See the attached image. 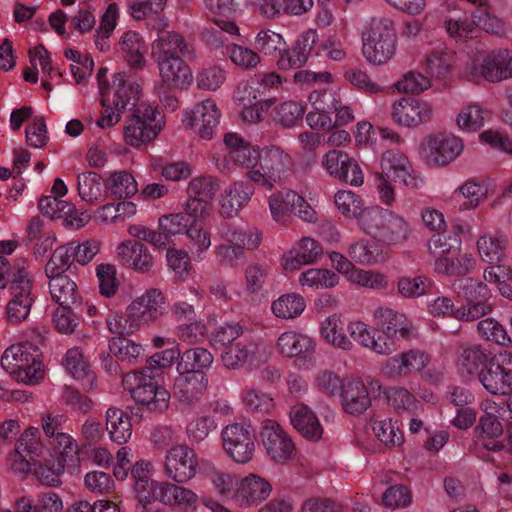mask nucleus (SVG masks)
<instances>
[{
    "instance_id": "obj_1",
    "label": "nucleus",
    "mask_w": 512,
    "mask_h": 512,
    "mask_svg": "<svg viewBox=\"0 0 512 512\" xmlns=\"http://www.w3.org/2000/svg\"><path fill=\"white\" fill-rule=\"evenodd\" d=\"M362 42L368 61L379 65L387 63L397 48L394 22L387 17L372 18L362 33Z\"/></svg>"
},
{
    "instance_id": "obj_2",
    "label": "nucleus",
    "mask_w": 512,
    "mask_h": 512,
    "mask_svg": "<svg viewBox=\"0 0 512 512\" xmlns=\"http://www.w3.org/2000/svg\"><path fill=\"white\" fill-rule=\"evenodd\" d=\"M8 285L11 298L6 305L5 314L7 322L16 325L28 318L35 300L32 292L33 280L25 259H17L14 262V270L8 279Z\"/></svg>"
},
{
    "instance_id": "obj_3",
    "label": "nucleus",
    "mask_w": 512,
    "mask_h": 512,
    "mask_svg": "<svg viewBox=\"0 0 512 512\" xmlns=\"http://www.w3.org/2000/svg\"><path fill=\"white\" fill-rule=\"evenodd\" d=\"M165 125V117L159 107L149 102H141L127 118L124 139L133 147H140L157 137Z\"/></svg>"
},
{
    "instance_id": "obj_4",
    "label": "nucleus",
    "mask_w": 512,
    "mask_h": 512,
    "mask_svg": "<svg viewBox=\"0 0 512 512\" xmlns=\"http://www.w3.org/2000/svg\"><path fill=\"white\" fill-rule=\"evenodd\" d=\"M257 170L247 171V178L258 187L271 191L280 184L293 166L292 157L281 147L265 146L260 152Z\"/></svg>"
},
{
    "instance_id": "obj_5",
    "label": "nucleus",
    "mask_w": 512,
    "mask_h": 512,
    "mask_svg": "<svg viewBox=\"0 0 512 512\" xmlns=\"http://www.w3.org/2000/svg\"><path fill=\"white\" fill-rule=\"evenodd\" d=\"M39 355V350L31 344L11 345L1 357V366L16 380L25 384H36L44 378Z\"/></svg>"
},
{
    "instance_id": "obj_6",
    "label": "nucleus",
    "mask_w": 512,
    "mask_h": 512,
    "mask_svg": "<svg viewBox=\"0 0 512 512\" xmlns=\"http://www.w3.org/2000/svg\"><path fill=\"white\" fill-rule=\"evenodd\" d=\"M155 375L144 370L132 371L123 376L122 384L131 397L149 411L164 412L169 407L170 393L154 381Z\"/></svg>"
},
{
    "instance_id": "obj_7",
    "label": "nucleus",
    "mask_w": 512,
    "mask_h": 512,
    "mask_svg": "<svg viewBox=\"0 0 512 512\" xmlns=\"http://www.w3.org/2000/svg\"><path fill=\"white\" fill-rule=\"evenodd\" d=\"M453 290L464 300L458 307L456 320L474 322L492 312V305L488 302L490 291L483 282L473 278H462L453 284Z\"/></svg>"
},
{
    "instance_id": "obj_8",
    "label": "nucleus",
    "mask_w": 512,
    "mask_h": 512,
    "mask_svg": "<svg viewBox=\"0 0 512 512\" xmlns=\"http://www.w3.org/2000/svg\"><path fill=\"white\" fill-rule=\"evenodd\" d=\"M222 448L235 463L247 464L255 454V435L249 425L233 423L221 431Z\"/></svg>"
},
{
    "instance_id": "obj_9",
    "label": "nucleus",
    "mask_w": 512,
    "mask_h": 512,
    "mask_svg": "<svg viewBox=\"0 0 512 512\" xmlns=\"http://www.w3.org/2000/svg\"><path fill=\"white\" fill-rule=\"evenodd\" d=\"M464 149L462 139L453 134L435 133L426 137L421 155L430 167H445L454 162Z\"/></svg>"
},
{
    "instance_id": "obj_10",
    "label": "nucleus",
    "mask_w": 512,
    "mask_h": 512,
    "mask_svg": "<svg viewBox=\"0 0 512 512\" xmlns=\"http://www.w3.org/2000/svg\"><path fill=\"white\" fill-rule=\"evenodd\" d=\"M478 380L483 388L495 396H507L512 393V353H499L479 373Z\"/></svg>"
},
{
    "instance_id": "obj_11",
    "label": "nucleus",
    "mask_w": 512,
    "mask_h": 512,
    "mask_svg": "<svg viewBox=\"0 0 512 512\" xmlns=\"http://www.w3.org/2000/svg\"><path fill=\"white\" fill-rule=\"evenodd\" d=\"M221 117L220 109L212 98H206L183 112L182 123L201 139L211 140Z\"/></svg>"
},
{
    "instance_id": "obj_12",
    "label": "nucleus",
    "mask_w": 512,
    "mask_h": 512,
    "mask_svg": "<svg viewBox=\"0 0 512 512\" xmlns=\"http://www.w3.org/2000/svg\"><path fill=\"white\" fill-rule=\"evenodd\" d=\"M219 189L217 180L212 176L193 178L186 189L187 200L184 210L193 219L207 216L212 209V200Z\"/></svg>"
},
{
    "instance_id": "obj_13",
    "label": "nucleus",
    "mask_w": 512,
    "mask_h": 512,
    "mask_svg": "<svg viewBox=\"0 0 512 512\" xmlns=\"http://www.w3.org/2000/svg\"><path fill=\"white\" fill-rule=\"evenodd\" d=\"M198 468L197 454L187 444L174 445L165 455V473L176 483H186L194 478Z\"/></svg>"
},
{
    "instance_id": "obj_14",
    "label": "nucleus",
    "mask_w": 512,
    "mask_h": 512,
    "mask_svg": "<svg viewBox=\"0 0 512 512\" xmlns=\"http://www.w3.org/2000/svg\"><path fill=\"white\" fill-rule=\"evenodd\" d=\"M260 438L267 454L274 462L284 464L293 457L295 445L275 420L266 419L262 422Z\"/></svg>"
},
{
    "instance_id": "obj_15",
    "label": "nucleus",
    "mask_w": 512,
    "mask_h": 512,
    "mask_svg": "<svg viewBox=\"0 0 512 512\" xmlns=\"http://www.w3.org/2000/svg\"><path fill=\"white\" fill-rule=\"evenodd\" d=\"M434 114L432 105L422 99L402 97L393 102L391 116L400 126L413 128L429 122Z\"/></svg>"
},
{
    "instance_id": "obj_16",
    "label": "nucleus",
    "mask_w": 512,
    "mask_h": 512,
    "mask_svg": "<svg viewBox=\"0 0 512 512\" xmlns=\"http://www.w3.org/2000/svg\"><path fill=\"white\" fill-rule=\"evenodd\" d=\"M321 164L331 177L339 181L352 186H361L364 182L359 164L344 151L329 150L323 155Z\"/></svg>"
},
{
    "instance_id": "obj_17",
    "label": "nucleus",
    "mask_w": 512,
    "mask_h": 512,
    "mask_svg": "<svg viewBox=\"0 0 512 512\" xmlns=\"http://www.w3.org/2000/svg\"><path fill=\"white\" fill-rule=\"evenodd\" d=\"M381 168L388 177L402 182L410 189H420L425 184L423 175L414 170L406 155L398 150H388L382 155Z\"/></svg>"
},
{
    "instance_id": "obj_18",
    "label": "nucleus",
    "mask_w": 512,
    "mask_h": 512,
    "mask_svg": "<svg viewBox=\"0 0 512 512\" xmlns=\"http://www.w3.org/2000/svg\"><path fill=\"white\" fill-rule=\"evenodd\" d=\"M480 77L493 83L512 78V52L498 49L488 53L480 66H474L471 71V80Z\"/></svg>"
},
{
    "instance_id": "obj_19",
    "label": "nucleus",
    "mask_w": 512,
    "mask_h": 512,
    "mask_svg": "<svg viewBox=\"0 0 512 512\" xmlns=\"http://www.w3.org/2000/svg\"><path fill=\"white\" fill-rule=\"evenodd\" d=\"M165 297L157 288H150L127 307V314L135 324L156 321L164 310Z\"/></svg>"
},
{
    "instance_id": "obj_20",
    "label": "nucleus",
    "mask_w": 512,
    "mask_h": 512,
    "mask_svg": "<svg viewBox=\"0 0 512 512\" xmlns=\"http://www.w3.org/2000/svg\"><path fill=\"white\" fill-rule=\"evenodd\" d=\"M276 349L283 357L310 362L316 352V343L313 338L304 333L288 330L279 335Z\"/></svg>"
},
{
    "instance_id": "obj_21",
    "label": "nucleus",
    "mask_w": 512,
    "mask_h": 512,
    "mask_svg": "<svg viewBox=\"0 0 512 512\" xmlns=\"http://www.w3.org/2000/svg\"><path fill=\"white\" fill-rule=\"evenodd\" d=\"M140 86L132 81L124 72L116 73L113 84L109 88H101V104L111 101L118 110H125L129 104L139 99Z\"/></svg>"
},
{
    "instance_id": "obj_22",
    "label": "nucleus",
    "mask_w": 512,
    "mask_h": 512,
    "mask_svg": "<svg viewBox=\"0 0 512 512\" xmlns=\"http://www.w3.org/2000/svg\"><path fill=\"white\" fill-rule=\"evenodd\" d=\"M271 492L272 485L269 481L251 473L239 479L233 502L242 508L257 506L265 501Z\"/></svg>"
},
{
    "instance_id": "obj_23",
    "label": "nucleus",
    "mask_w": 512,
    "mask_h": 512,
    "mask_svg": "<svg viewBox=\"0 0 512 512\" xmlns=\"http://www.w3.org/2000/svg\"><path fill=\"white\" fill-rule=\"evenodd\" d=\"M152 57L155 60L194 57L193 46L188 43L185 37L177 31L161 32L153 40Z\"/></svg>"
},
{
    "instance_id": "obj_24",
    "label": "nucleus",
    "mask_w": 512,
    "mask_h": 512,
    "mask_svg": "<svg viewBox=\"0 0 512 512\" xmlns=\"http://www.w3.org/2000/svg\"><path fill=\"white\" fill-rule=\"evenodd\" d=\"M323 252V247L318 241L311 237H303L283 255L281 264L286 271H297L305 265L316 263Z\"/></svg>"
},
{
    "instance_id": "obj_25",
    "label": "nucleus",
    "mask_w": 512,
    "mask_h": 512,
    "mask_svg": "<svg viewBox=\"0 0 512 512\" xmlns=\"http://www.w3.org/2000/svg\"><path fill=\"white\" fill-rule=\"evenodd\" d=\"M208 387V377L204 372H178L173 391L178 401L189 406L198 402Z\"/></svg>"
},
{
    "instance_id": "obj_26",
    "label": "nucleus",
    "mask_w": 512,
    "mask_h": 512,
    "mask_svg": "<svg viewBox=\"0 0 512 512\" xmlns=\"http://www.w3.org/2000/svg\"><path fill=\"white\" fill-rule=\"evenodd\" d=\"M430 362V355L424 351L411 349L386 360L383 373L391 378L420 372Z\"/></svg>"
},
{
    "instance_id": "obj_27",
    "label": "nucleus",
    "mask_w": 512,
    "mask_h": 512,
    "mask_svg": "<svg viewBox=\"0 0 512 512\" xmlns=\"http://www.w3.org/2000/svg\"><path fill=\"white\" fill-rule=\"evenodd\" d=\"M495 356L483 345L470 343L463 345L457 357V368L462 377L470 379L474 376L479 378L481 369L486 367Z\"/></svg>"
},
{
    "instance_id": "obj_28",
    "label": "nucleus",
    "mask_w": 512,
    "mask_h": 512,
    "mask_svg": "<svg viewBox=\"0 0 512 512\" xmlns=\"http://www.w3.org/2000/svg\"><path fill=\"white\" fill-rule=\"evenodd\" d=\"M119 263L140 273L149 272L154 264L148 248L140 241L126 240L116 248Z\"/></svg>"
},
{
    "instance_id": "obj_29",
    "label": "nucleus",
    "mask_w": 512,
    "mask_h": 512,
    "mask_svg": "<svg viewBox=\"0 0 512 512\" xmlns=\"http://www.w3.org/2000/svg\"><path fill=\"white\" fill-rule=\"evenodd\" d=\"M474 433L477 445L483 449L495 453L504 450V429L497 415H481Z\"/></svg>"
},
{
    "instance_id": "obj_30",
    "label": "nucleus",
    "mask_w": 512,
    "mask_h": 512,
    "mask_svg": "<svg viewBox=\"0 0 512 512\" xmlns=\"http://www.w3.org/2000/svg\"><path fill=\"white\" fill-rule=\"evenodd\" d=\"M376 324L383 334L391 340L399 335L402 339H409L413 334V325L407 317L389 307H378L373 313Z\"/></svg>"
},
{
    "instance_id": "obj_31",
    "label": "nucleus",
    "mask_w": 512,
    "mask_h": 512,
    "mask_svg": "<svg viewBox=\"0 0 512 512\" xmlns=\"http://www.w3.org/2000/svg\"><path fill=\"white\" fill-rule=\"evenodd\" d=\"M200 473L211 483L213 489L220 497L234 501L236 487L239 482L235 474L218 467L209 460H203L200 463Z\"/></svg>"
},
{
    "instance_id": "obj_32",
    "label": "nucleus",
    "mask_w": 512,
    "mask_h": 512,
    "mask_svg": "<svg viewBox=\"0 0 512 512\" xmlns=\"http://www.w3.org/2000/svg\"><path fill=\"white\" fill-rule=\"evenodd\" d=\"M163 87L168 89H183L192 79L189 65L183 57L155 60Z\"/></svg>"
},
{
    "instance_id": "obj_33",
    "label": "nucleus",
    "mask_w": 512,
    "mask_h": 512,
    "mask_svg": "<svg viewBox=\"0 0 512 512\" xmlns=\"http://www.w3.org/2000/svg\"><path fill=\"white\" fill-rule=\"evenodd\" d=\"M161 503L181 512H195L199 496L190 488L166 482L162 488Z\"/></svg>"
},
{
    "instance_id": "obj_34",
    "label": "nucleus",
    "mask_w": 512,
    "mask_h": 512,
    "mask_svg": "<svg viewBox=\"0 0 512 512\" xmlns=\"http://www.w3.org/2000/svg\"><path fill=\"white\" fill-rule=\"evenodd\" d=\"M341 401L344 411L351 415H360L371 405L367 387L361 380H352L343 385Z\"/></svg>"
},
{
    "instance_id": "obj_35",
    "label": "nucleus",
    "mask_w": 512,
    "mask_h": 512,
    "mask_svg": "<svg viewBox=\"0 0 512 512\" xmlns=\"http://www.w3.org/2000/svg\"><path fill=\"white\" fill-rule=\"evenodd\" d=\"M258 349L259 345L245 336L223 350V352L220 353V358L227 369L236 370L243 367L249 361L254 360Z\"/></svg>"
},
{
    "instance_id": "obj_36",
    "label": "nucleus",
    "mask_w": 512,
    "mask_h": 512,
    "mask_svg": "<svg viewBox=\"0 0 512 512\" xmlns=\"http://www.w3.org/2000/svg\"><path fill=\"white\" fill-rule=\"evenodd\" d=\"M347 329L354 341L377 354L389 355L395 350L392 341H382L380 337L375 339L374 329L363 321L350 322Z\"/></svg>"
},
{
    "instance_id": "obj_37",
    "label": "nucleus",
    "mask_w": 512,
    "mask_h": 512,
    "mask_svg": "<svg viewBox=\"0 0 512 512\" xmlns=\"http://www.w3.org/2000/svg\"><path fill=\"white\" fill-rule=\"evenodd\" d=\"M293 427L305 438L317 441L321 438L323 428L314 412L304 404H297L290 410Z\"/></svg>"
},
{
    "instance_id": "obj_38",
    "label": "nucleus",
    "mask_w": 512,
    "mask_h": 512,
    "mask_svg": "<svg viewBox=\"0 0 512 512\" xmlns=\"http://www.w3.org/2000/svg\"><path fill=\"white\" fill-rule=\"evenodd\" d=\"M261 149L250 143L245 144L240 149L229 150L222 161L217 160L216 165L222 172H229V163L246 168L247 171L257 170Z\"/></svg>"
},
{
    "instance_id": "obj_39",
    "label": "nucleus",
    "mask_w": 512,
    "mask_h": 512,
    "mask_svg": "<svg viewBox=\"0 0 512 512\" xmlns=\"http://www.w3.org/2000/svg\"><path fill=\"white\" fill-rule=\"evenodd\" d=\"M121 51L128 65L135 69L145 67L147 46L143 37L135 31H126L120 39Z\"/></svg>"
},
{
    "instance_id": "obj_40",
    "label": "nucleus",
    "mask_w": 512,
    "mask_h": 512,
    "mask_svg": "<svg viewBox=\"0 0 512 512\" xmlns=\"http://www.w3.org/2000/svg\"><path fill=\"white\" fill-rule=\"evenodd\" d=\"M49 279L48 286L52 299L59 306L76 303L78 299V291L76 283L66 274L54 273L46 274Z\"/></svg>"
},
{
    "instance_id": "obj_41",
    "label": "nucleus",
    "mask_w": 512,
    "mask_h": 512,
    "mask_svg": "<svg viewBox=\"0 0 512 512\" xmlns=\"http://www.w3.org/2000/svg\"><path fill=\"white\" fill-rule=\"evenodd\" d=\"M476 261L471 254L456 257L439 256L434 263V271L443 276H465L473 272Z\"/></svg>"
},
{
    "instance_id": "obj_42",
    "label": "nucleus",
    "mask_w": 512,
    "mask_h": 512,
    "mask_svg": "<svg viewBox=\"0 0 512 512\" xmlns=\"http://www.w3.org/2000/svg\"><path fill=\"white\" fill-rule=\"evenodd\" d=\"M106 429L110 439L118 444L127 443L132 436L130 417L120 408L111 407L106 411Z\"/></svg>"
},
{
    "instance_id": "obj_43",
    "label": "nucleus",
    "mask_w": 512,
    "mask_h": 512,
    "mask_svg": "<svg viewBox=\"0 0 512 512\" xmlns=\"http://www.w3.org/2000/svg\"><path fill=\"white\" fill-rule=\"evenodd\" d=\"M508 239L503 234H488L479 237L477 249L481 259L489 264H498L505 256Z\"/></svg>"
},
{
    "instance_id": "obj_44",
    "label": "nucleus",
    "mask_w": 512,
    "mask_h": 512,
    "mask_svg": "<svg viewBox=\"0 0 512 512\" xmlns=\"http://www.w3.org/2000/svg\"><path fill=\"white\" fill-rule=\"evenodd\" d=\"M295 201H298V193L286 189L272 193L268 198V206L272 218L280 224L286 225L290 221V212L293 211Z\"/></svg>"
},
{
    "instance_id": "obj_45",
    "label": "nucleus",
    "mask_w": 512,
    "mask_h": 512,
    "mask_svg": "<svg viewBox=\"0 0 512 512\" xmlns=\"http://www.w3.org/2000/svg\"><path fill=\"white\" fill-rule=\"evenodd\" d=\"M306 308L304 297L298 293H286L279 296L271 304L272 313L279 319L293 320L298 318Z\"/></svg>"
},
{
    "instance_id": "obj_46",
    "label": "nucleus",
    "mask_w": 512,
    "mask_h": 512,
    "mask_svg": "<svg viewBox=\"0 0 512 512\" xmlns=\"http://www.w3.org/2000/svg\"><path fill=\"white\" fill-rule=\"evenodd\" d=\"M213 363L211 352L202 347L190 348L183 352L177 362V372H203Z\"/></svg>"
},
{
    "instance_id": "obj_47",
    "label": "nucleus",
    "mask_w": 512,
    "mask_h": 512,
    "mask_svg": "<svg viewBox=\"0 0 512 512\" xmlns=\"http://www.w3.org/2000/svg\"><path fill=\"white\" fill-rule=\"evenodd\" d=\"M322 337L332 346L342 349L351 350L352 342L345 333L344 323L340 316L333 314L328 316L321 325Z\"/></svg>"
},
{
    "instance_id": "obj_48",
    "label": "nucleus",
    "mask_w": 512,
    "mask_h": 512,
    "mask_svg": "<svg viewBox=\"0 0 512 512\" xmlns=\"http://www.w3.org/2000/svg\"><path fill=\"white\" fill-rule=\"evenodd\" d=\"M252 189L243 184H235L225 192L222 197L220 213L222 216L231 218L236 216L242 207L248 203L252 196Z\"/></svg>"
},
{
    "instance_id": "obj_49",
    "label": "nucleus",
    "mask_w": 512,
    "mask_h": 512,
    "mask_svg": "<svg viewBox=\"0 0 512 512\" xmlns=\"http://www.w3.org/2000/svg\"><path fill=\"white\" fill-rule=\"evenodd\" d=\"M339 276L329 270L322 268H309L298 277V283L301 287L311 289H329L335 287L339 283Z\"/></svg>"
},
{
    "instance_id": "obj_50",
    "label": "nucleus",
    "mask_w": 512,
    "mask_h": 512,
    "mask_svg": "<svg viewBox=\"0 0 512 512\" xmlns=\"http://www.w3.org/2000/svg\"><path fill=\"white\" fill-rule=\"evenodd\" d=\"M106 188L111 196L116 199L130 198L138 192V185L134 176L126 170L111 173Z\"/></svg>"
},
{
    "instance_id": "obj_51",
    "label": "nucleus",
    "mask_w": 512,
    "mask_h": 512,
    "mask_svg": "<svg viewBox=\"0 0 512 512\" xmlns=\"http://www.w3.org/2000/svg\"><path fill=\"white\" fill-rule=\"evenodd\" d=\"M119 17V8L116 3H110L101 16L99 27L95 33V45L104 52L109 49L108 39L112 35Z\"/></svg>"
},
{
    "instance_id": "obj_52",
    "label": "nucleus",
    "mask_w": 512,
    "mask_h": 512,
    "mask_svg": "<svg viewBox=\"0 0 512 512\" xmlns=\"http://www.w3.org/2000/svg\"><path fill=\"white\" fill-rule=\"evenodd\" d=\"M392 214L393 212L388 209L380 207L368 208L361 212L359 224L366 234L377 239L383 225L389 221Z\"/></svg>"
},
{
    "instance_id": "obj_53",
    "label": "nucleus",
    "mask_w": 512,
    "mask_h": 512,
    "mask_svg": "<svg viewBox=\"0 0 512 512\" xmlns=\"http://www.w3.org/2000/svg\"><path fill=\"white\" fill-rule=\"evenodd\" d=\"M471 18H473L474 29L479 28L489 34L498 36H504L508 32V26L506 23L490 12V10L481 6L472 12Z\"/></svg>"
},
{
    "instance_id": "obj_54",
    "label": "nucleus",
    "mask_w": 512,
    "mask_h": 512,
    "mask_svg": "<svg viewBox=\"0 0 512 512\" xmlns=\"http://www.w3.org/2000/svg\"><path fill=\"white\" fill-rule=\"evenodd\" d=\"M243 337H245L243 326L239 323L228 322L214 330L210 342L221 353Z\"/></svg>"
},
{
    "instance_id": "obj_55",
    "label": "nucleus",
    "mask_w": 512,
    "mask_h": 512,
    "mask_svg": "<svg viewBox=\"0 0 512 512\" xmlns=\"http://www.w3.org/2000/svg\"><path fill=\"white\" fill-rule=\"evenodd\" d=\"M410 233L408 223L399 215L393 214L380 231L377 240L387 244H397L405 241Z\"/></svg>"
},
{
    "instance_id": "obj_56",
    "label": "nucleus",
    "mask_w": 512,
    "mask_h": 512,
    "mask_svg": "<svg viewBox=\"0 0 512 512\" xmlns=\"http://www.w3.org/2000/svg\"><path fill=\"white\" fill-rule=\"evenodd\" d=\"M26 231L29 241L41 240V244L35 250V254L38 255H44L56 240L54 233L47 229L44 220L39 216H34L28 221Z\"/></svg>"
},
{
    "instance_id": "obj_57",
    "label": "nucleus",
    "mask_w": 512,
    "mask_h": 512,
    "mask_svg": "<svg viewBox=\"0 0 512 512\" xmlns=\"http://www.w3.org/2000/svg\"><path fill=\"white\" fill-rule=\"evenodd\" d=\"M75 247L73 243L68 242L56 248L45 266V274L53 275L54 273H63L76 262Z\"/></svg>"
},
{
    "instance_id": "obj_58",
    "label": "nucleus",
    "mask_w": 512,
    "mask_h": 512,
    "mask_svg": "<svg viewBox=\"0 0 512 512\" xmlns=\"http://www.w3.org/2000/svg\"><path fill=\"white\" fill-rule=\"evenodd\" d=\"M186 235L189 239L192 257L195 260H202L205 252L211 246L210 233L202 227L197 219H193L186 230Z\"/></svg>"
},
{
    "instance_id": "obj_59",
    "label": "nucleus",
    "mask_w": 512,
    "mask_h": 512,
    "mask_svg": "<svg viewBox=\"0 0 512 512\" xmlns=\"http://www.w3.org/2000/svg\"><path fill=\"white\" fill-rule=\"evenodd\" d=\"M63 365L67 372L76 379H87L90 384L95 381V376L89 371V366L83 359L82 351L73 347L65 355Z\"/></svg>"
},
{
    "instance_id": "obj_60",
    "label": "nucleus",
    "mask_w": 512,
    "mask_h": 512,
    "mask_svg": "<svg viewBox=\"0 0 512 512\" xmlns=\"http://www.w3.org/2000/svg\"><path fill=\"white\" fill-rule=\"evenodd\" d=\"M389 406L398 414L411 413L417 410L418 401L415 396L403 387H391L385 392Z\"/></svg>"
},
{
    "instance_id": "obj_61",
    "label": "nucleus",
    "mask_w": 512,
    "mask_h": 512,
    "mask_svg": "<svg viewBox=\"0 0 512 512\" xmlns=\"http://www.w3.org/2000/svg\"><path fill=\"white\" fill-rule=\"evenodd\" d=\"M221 237L228 243L240 249H254L260 245L261 235L258 231H243L225 226L220 232Z\"/></svg>"
},
{
    "instance_id": "obj_62",
    "label": "nucleus",
    "mask_w": 512,
    "mask_h": 512,
    "mask_svg": "<svg viewBox=\"0 0 512 512\" xmlns=\"http://www.w3.org/2000/svg\"><path fill=\"white\" fill-rule=\"evenodd\" d=\"M454 63V54L446 50H436L429 54L425 61L426 71L432 77L447 76Z\"/></svg>"
},
{
    "instance_id": "obj_63",
    "label": "nucleus",
    "mask_w": 512,
    "mask_h": 512,
    "mask_svg": "<svg viewBox=\"0 0 512 512\" xmlns=\"http://www.w3.org/2000/svg\"><path fill=\"white\" fill-rule=\"evenodd\" d=\"M372 431L388 447L399 446L404 440L400 428L392 419L372 421Z\"/></svg>"
},
{
    "instance_id": "obj_64",
    "label": "nucleus",
    "mask_w": 512,
    "mask_h": 512,
    "mask_svg": "<svg viewBox=\"0 0 512 512\" xmlns=\"http://www.w3.org/2000/svg\"><path fill=\"white\" fill-rule=\"evenodd\" d=\"M489 117V112L479 105H469L464 107L457 116V125L460 129L466 131H477L485 124Z\"/></svg>"
}]
</instances>
